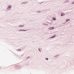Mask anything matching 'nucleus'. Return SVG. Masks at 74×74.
<instances>
[{
    "mask_svg": "<svg viewBox=\"0 0 74 74\" xmlns=\"http://www.w3.org/2000/svg\"><path fill=\"white\" fill-rule=\"evenodd\" d=\"M55 37V36H53L52 37H51V38H54V37Z\"/></svg>",
    "mask_w": 74,
    "mask_h": 74,
    "instance_id": "20e7f679",
    "label": "nucleus"
},
{
    "mask_svg": "<svg viewBox=\"0 0 74 74\" xmlns=\"http://www.w3.org/2000/svg\"><path fill=\"white\" fill-rule=\"evenodd\" d=\"M23 26H24V25H20V27H23Z\"/></svg>",
    "mask_w": 74,
    "mask_h": 74,
    "instance_id": "423d86ee",
    "label": "nucleus"
},
{
    "mask_svg": "<svg viewBox=\"0 0 74 74\" xmlns=\"http://www.w3.org/2000/svg\"><path fill=\"white\" fill-rule=\"evenodd\" d=\"M70 21V19H67V20L66 22H68V21Z\"/></svg>",
    "mask_w": 74,
    "mask_h": 74,
    "instance_id": "0eeeda50",
    "label": "nucleus"
},
{
    "mask_svg": "<svg viewBox=\"0 0 74 74\" xmlns=\"http://www.w3.org/2000/svg\"><path fill=\"white\" fill-rule=\"evenodd\" d=\"M46 60H48V58H46Z\"/></svg>",
    "mask_w": 74,
    "mask_h": 74,
    "instance_id": "1a4fd4ad",
    "label": "nucleus"
},
{
    "mask_svg": "<svg viewBox=\"0 0 74 74\" xmlns=\"http://www.w3.org/2000/svg\"><path fill=\"white\" fill-rule=\"evenodd\" d=\"M61 16H63L64 15V13H62L61 14Z\"/></svg>",
    "mask_w": 74,
    "mask_h": 74,
    "instance_id": "f257e3e1",
    "label": "nucleus"
},
{
    "mask_svg": "<svg viewBox=\"0 0 74 74\" xmlns=\"http://www.w3.org/2000/svg\"><path fill=\"white\" fill-rule=\"evenodd\" d=\"M53 20L55 21V20H56V18H55V17H54L53 18Z\"/></svg>",
    "mask_w": 74,
    "mask_h": 74,
    "instance_id": "39448f33",
    "label": "nucleus"
},
{
    "mask_svg": "<svg viewBox=\"0 0 74 74\" xmlns=\"http://www.w3.org/2000/svg\"><path fill=\"white\" fill-rule=\"evenodd\" d=\"M19 31H26V30H19Z\"/></svg>",
    "mask_w": 74,
    "mask_h": 74,
    "instance_id": "7ed1b4c3",
    "label": "nucleus"
},
{
    "mask_svg": "<svg viewBox=\"0 0 74 74\" xmlns=\"http://www.w3.org/2000/svg\"><path fill=\"white\" fill-rule=\"evenodd\" d=\"M9 8H11V6L10 5V6L9 7Z\"/></svg>",
    "mask_w": 74,
    "mask_h": 74,
    "instance_id": "6e6552de",
    "label": "nucleus"
},
{
    "mask_svg": "<svg viewBox=\"0 0 74 74\" xmlns=\"http://www.w3.org/2000/svg\"><path fill=\"white\" fill-rule=\"evenodd\" d=\"M50 29H51V30H52V29H54V27H51L50 28Z\"/></svg>",
    "mask_w": 74,
    "mask_h": 74,
    "instance_id": "f03ea898",
    "label": "nucleus"
}]
</instances>
